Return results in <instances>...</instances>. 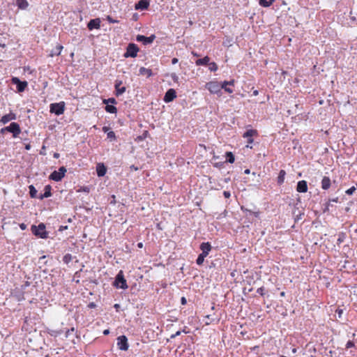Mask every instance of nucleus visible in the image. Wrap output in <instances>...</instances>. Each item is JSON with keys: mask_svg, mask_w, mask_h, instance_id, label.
I'll list each match as a JSON object with an SVG mask.
<instances>
[{"mask_svg": "<svg viewBox=\"0 0 357 357\" xmlns=\"http://www.w3.org/2000/svg\"><path fill=\"white\" fill-rule=\"evenodd\" d=\"M105 110L107 112L111 113V114H115L117 112V109L116 107H114V105H106Z\"/></svg>", "mask_w": 357, "mask_h": 357, "instance_id": "cd10ccee", "label": "nucleus"}, {"mask_svg": "<svg viewBox=\"0 0 357 357\" xmlns=\"http://www.w3.org/2000/svg\"><path fill=\"white\" fill-rule=\"evenodd\" d=\"M66 169L64 167H61L58 171H54L50 176V178L55 181H61L65 176Z\"/></svg>", "mask_w": 357, "mask_h": 357, "instance_id": "423d86ee", "label": "nucleus"}, {"mask_svg": "<svg viewBox=\"0 0 357 357\" xmlns=\"http://www.w3.org/2000/svg\"><path fill=\"white\" fill-rule=\"evenodd\" d=\"M292 352H293V353H296V349H295V348H294V349H292Z\"/></svg>", "mask_w": 357, "mask_h": 357, "instance_id": "338daca9", "label": "nucleus"}, {"mask_svg": "<svg viewBox=\"0 0 357 357\" xmlns=\"http://www.w3.org/2000/svg\"><path fill=\"white\" fill-rule=\"evenodd\" d=\"M354 346V344L353 342L351 341H349L347 343V348H351V347H353Z\"/></svg>", "mask_w": 357, "mask_h": 357, "instance_id": "4c0bfd02", "label": "nucleus"}, {"mask_svg": "<svg viewBox=\"0 0 357 357\" xmlns=\"http://www.w3.org/2000/svg\"><path fill=\"white\" fill-rule=\"evenodd\" d=\"M206 88L211 93L214 94H218L221 93L220 82L217 81H212L206 83Z\"/></svg>", "mask_w": 357, "mask_h": 357, "instance_id": "7ed1b4c3", "label": "nucleus"}, {"mask_svg": "<svg viewBox=\"0 0 357 357\" xmlns=\"http://www.w3.org/2000/svg\"><path fill=\"white\" fill-rule=\"evenodd\" d=\"M29 149H30V145L29 144L26 145V149L29 150Z\"/></svg>", "mask_w": 357, "mask_h": 357, "instance_id": "0e129e2a", "label": "nucleus"}, {"mask_svg": "<svg viewBox=\"0 0 357 357\" xmlns=\"http://www.w3.org/2000/svg\"><path fill=\"white\" fill-rule=\"evenodd\" d=\"M89 30H92L93 29H100V20L99 18H96L93 20H91L87 25Z\"/></svg>", "mask_w": 357, "mask_h": 357, "instance_id": "2eb2a0df", "label": "nucleus"}, {"mask_svg": "<svg viewBox=\"0 0 357 357\" xmlns=\"http://www.w3.org/2000/svg\"><path fill=\"white\" fill-rule=\"evenodd\" d=\"M245 172V174H249L250 173V170L249 169H245V172Z\"/></svg>", "mask_w": 357, "mask_h": 357, "instance_id": "864d4df0", "label": "nucleus"}, {"mask_svg": "<svg viewBox=\"0 0 357 357\" xmlns=\"http://www.w3.org/2000/svg\"><path fill=\"white\" fill-rule=\"evenodd\" d=\"M56 49H57V50H58V51H59V52H58V53H57V54L59 55V54H60L61 51V50L63 49V47H62L61 45H58V46L56 47Z\"/></svg>", "mask_w": 357, "mask_h": 357, "instance_id": "de8ad7c7", "label": "nucleus"}, {"mask_svg": "<svg viewBox=\"0 0 357 357\" xmlns=\"http://www.w3.org/2000/svg\"><path fill=\"white\" fill-rule=\"evenodd\" d=\"M5 129H6V131L12 132L13 134V137H17L21 132L20 126L15 122L11 123L10 126L6 127Z\"/></svg>", "mask_w": 357, "mask_h": 357, "instance_id": "6e6552de", "label": "nucleus"}, {"mask_svg": "<svg viewBox=\"0 0 357 357\" xmlns=\"http://www.w3.org/2000/svg\"><path fill=\"white\" fill-rule=\"evenodd\" d=\"M257 130H252V129H250V130H248L243 135V137L244 138H248V144H252L253 143V139H252V137L254 135H257Z\"/></svg>", "mask_w": 357, "mask_h": 357, "instance_id": "4468645a", "label": "nucleus"}, {"mask_svg": "<svg viewBox=\"0 0 357 357\" xmlns=\"http://www.w3.org/2000/svg\"><path fill=\"white\" fill-rule=\"evenodd\" d=\"M32 232L36 235L42 238H46L47 237V234L45 231V226L43 223H40L38 226H32L31 227Z\"/></svg>", "mask_w": 357, "mask_h": 357, "instance_id": "f03ea898", "label": "nucleus"}, {"mask_svg": "<svg viewBox=\"0 0 357 357\" xmlns=\"http://www.w3.org/2000/svg\"><path fill=\"white\" fill-rule=\"evenodd\" d=\"M210 59L208 56H205L203 59H197L195 62L197 66H203L208 63Z\"/></svg>", "mask_w": 357, "mask_h": 357, "instance_id": "5701e85b", "label": "nucleus"}, {"mask_svg": "<svg viewBox=\"0 0 357 357\" xmlns=\"http://www.w3.org/2000/svg\"><path fill=\"white\" fill-rule=\"evenodd\" d=\"M123 82L121 80H116L115 82V89H116V96H119L122 95L126 90L125 86H121Z\"/></svg>", "mask_w": 357, "mask_h": 357, "instance_id": "ddd939ff", "label": "nucleus"}, {"mask_svg": "<svg viewBox=\"0 0 357 357\" xmlns=\"http://www.w3.org/2000/svg\"><path fill=\"white\" fill-rule=\"evenodd\" d=\"M16 5L20 9L25 10L29 6V3L26 0H17Z\"/></svg>", "mask_w": 357, "mask_h": 357, "instance_id": "aec40b11", "label": "nucleus"}, {"mask_svg": "<svg viewBox=\"0 0 357 357\" xmlns=\"http://www.w3.org/2000/svg\"><path fill=\"white\" fill-rule=\"evenodd\" d=\"M117 346L121 351H127L129 345L128 343V338L125 335H121L117 338Z\"/></svg>", "mask_w": 357, "mask_h": 357, "instance_id": "0eeeda50", "label": "nucleus"}, {"mask_svg": "<svg viewBox=\"0 0 357 357\" xmlns=\"http://www.w3.org/2000/svg\"><path fill=\"white\" fill-rule=\"evenodd\" d=\"M200 249L202 252L206 253L208 255L209 252L211 250V245L208 242L202 243L200 245Z\"/></svg>", "mask_w": 357, "mask_h": 357, "instance_id": "6ab92c4d", "label": "nucleus"}, {"mask_svg": "<svg viewBox=\"0 0 357 357\" xmlns=\"http://www.w3.org/2000/svg\"><path fill=\"white\" fill-rule=\"evenodd\" d=\"M155 38V35H151L149 37H146L142 35H137L136 40L138 42H142L144 45L151 44L153 42L154 39Z\"/></svg>", "mask_w": 357, "mask_h": 357, "instance_id": "9d476101", "label": "nucleus"}, {"mask_svg": "<svg viewBox=\"0 0 357 357\" xmlns=\"http://www.w3.org/2000/svg\"><path fill=\"white\" fill-rule=\"evenodd\" d=\"M51 188L50 185H46L45 187V193L43 195H41L40 197H39V199H43L44 198H47V197H49L51 196Z\"/></svg>", "mask_w": 357, "mask_h": 357, "instance_id": "b1692460", "label": "nucleus"}, {"mask_svg": "<svg viewBox=\"0 0 357 357\" xmlns=\"http://www.w3.org/2000/svg\"><path fill=\"white\" fill-rule=\"evenodd\" d=\"M139 75H146V77H149L152 75V71L151 69L141 67L139 68Z\"/></svg>", "mask_w": 357, "mask_h": 357, "instance_id": "4be33fe9", "label": "nucleus"}, {"mask_svg": "<svg viewBox=\"0 0 357 357\" xmlns=\"http://www.w3.org/2000/svg\"><path fill=\"white\" fill-rule=\"evenodd\" d=\"M227 161L229 163H233L234 162V155L232 154L231 152H227Z\"/></svg>", "mask_w": 357, "mask_h": 357, "instance_id": "c756f323", "label": "nucleus"}, {"mask_svg": "<svg viewBox=\"0 0 357 357\" xmlns=\"http://www.w3.org/2000/svg\"><path fill=\"white\" fill-rule=\"evenodd\" d=\"M199 256H200L201 258H203L204 259L205 257L208 256V254L202 252V253Z\"/></svg>", "mask_w": 357, "mask_h": 357, "instance_id": "a18cd8bd", "label": "nucleus"}, {"mask_svg": "<svg viewBox=\"0 0 357 357\" xmlns=\"http://www.w3.org/2000/svg\"><path fill=\"white\" fill-rule=\"evenodd\" d=\"M20 227L21 229L24 230L26 229V226L25 224L22 223V224L20 225Z\"/></svg>", "mask_w": 357, "mask_h": 357, "instance_id": "09e8293b", "label": "nucleus"}, {"mask_svg": "<svg viewBox=\"0 0 357 357\" xmlns=\"http://www.w3.org/2000/svg\"><path fill=\"white\" fill-rule=\"evenodd\" d=\"M331 201L333 202H338V198L336 197L335 199H333Z\"/></svg>", "mask_w": 357, "mask_h": 357, "instance_id": "13d9d810", "label": "nucleus"}, {"mask_svg": "<svg viewBox=\"0 0 357 357\" xmlns=\"http://www.w3.org/2000/svg\"><path fill=\"white\" fill-rule=\"evenodd\" d=\"M224 90L229 93H233V89L228 86L225 87Z\"/></svg>", "mask_w": 357, "mask_h": 357, "instance_id": "58836bf2", "label": "nucleus"}, {"mask_svg": "<svg viewBox=\"0 0 357 357\" xmlns=\"http://www.w3.org/2000/svg\"><path fill=\"white\" fill-rule=\"evenodd\" d=\"M5 131H6V129H5V128H2V129L1 130V133H3Z\"/></svg>", "mask_w": 357, "mask_h": 357, "instance_id": "bf43d9fd", "label": "nucleus"}, {"mask_svg": "<svg viewBox=\"0 0 357 357\" xmlns=\"http://www.w3.org/2000/svg\"><path fill=\"white\" fill-rule=\"evenodd\" d=\"M331 180L328 177L324 176L321 181V188L324 190H327L330 188Z\"/></svg>", "mask_w": 357, "mask_h": 357, "instance_id": "412c9836", "label": "nucleus"}, {"mask_svg": "<svg viewBox=\"0 0 357 357\" xmlns=\"http://www.w3.org/2000/svg\"><path fill=\"white\" fill-rule=\"evenodd\" d=\"M107 137L111 140H114L116 138L115 133L113 131L107 132Z\"/></svg>", "mask_w": 357, "mask_h": 357, "instance_id": "473e14b6", "label": "nucleus"}, {"mask_svg": "<svg viewBox=\"0 0 357 357\" xmlns=\"http://www.w3.org/2000/svg\"><path fill=\"white\" fill-rule=\"evenodd\" d=\"M178 59H176V58H174V59H172V64H176V63H178Z\"/></svg>", "mask_w": 357, "mask_h": 357, "instance_id": "3c124183", "label": "nucleus"}, {"mask_svg": "<svg viewBox=\"0 0 357 357\" xmlns=\"http://www.w3.org/2000/svg\"><path fill=\"white\" fill-rule=\"evenodd\" d=\"M29 194L31 198H36L37 197V190L33 185L29 186Z\"/></svg>", "mask_w": 357, "mask_h": 357, "instance_id": "bb28decb", "label": "nucleus"}, {"mask_svg": "<svg viewBox=\"0 0 357 357\" xmlns=\"http://www.w3.org/2000/svg\"><path fill=\"white\" fill-rule=\"evenodd\" d=\"M199 256H200L201 258H203L204 259L205 257L208 256V254L202 252V253Z\"/></svg>", "mask_w": 357, "mask_h": 357, "instance_id": "49530a36", "label": "nucleus"}, {"mask_svg": "<svg viewBox=\"0 0 357 357\" xmlns=\"http://www.w3.org/2000/svg\"><path fill=\"white\" fill-rule=\"evenodd\" d=\"M209 70L211 71H216L218 70V66L214 62H212V63H209Z\"/></svg>", "mask_w": 357, "mask_h": 357, "instance_id": "7c9ffc66", "label": "nucleus"}, {"mask_svg": "<svg viewBox=\"0 0 357 357\" xmlns=\"http://www.w3.org/2000/svg\"><path fill=\"white\" fill-rule=\"evenodd\" d=\"M356 191V187L352 186L351 188H349L346 190V193L347 195H351L354 194V192Z\"/></svg>", "mask_w": 357, "mask_h": 357, "instance_id": "2f4dec72", "label": "nucleus"}, {"mask_svg": "<svg viewBox=\"0 0 357 357\" xmlns=\"http://www.w3.org/2000/svg\"><path fill=\"white\" fill-rule=\"evenodd\" d=\"M114 285L116 288H120L123 289H126L128 288L127 282L124 278L122 271H120L119 273L117 274Z\"/></svg>", "mask_w": 357, "mask_h": 357, "instance_id": "f257e3e1", "label": "nucleus"}, {"mask_svg": "<svg viewBox=\"0 0 357 357\" xmlns=\"http://www.w3.org/2000/svg\"><path fill=\"white\" fill-rule=\"evenodd\" d=\"M274 1L275 0H259V4L263 7H269Z\"/></svg>", "mask_w": 357, "mask_h": 357, "instance_id": "a878e982", "label": "nucleus"}, {"mask_svg": "<svg viewBox=\"0 0 357 357\" xmlns=\"http://www.w3.org/2000/svg\"><path fill=\"white\" fill-rule=\"evenodd\" d=\"M150 4L149 0H140L137 3L135 6V10H146L149 8Z\"/></svg>", "mask_w": 357, "mask_h": 357, "instance_id": "f8f14e48", "label": "nucleus"}, {"mask_svg": "<svg viewBox=\"0 0 357 357\" xmlns=\"http://www.w3.org/2000/svg\"><path fill=\"white\" fill-rule=\"evenodd\" d=\"M70 258H71L70 255H67L64 256L63 260L65 262L67 263L70 259Z\"/></svg>", "mask_w": 357, "mask_h": 357, "instance_id": "a19ab883", "label": "nucleus"}, {"mask_svg": "<svg viewBox=\"0 0 357 357\" xmlns=\"http://www.w3.org/2000/svg\"><path fill=\"white\" fill-rule=\"evenodd\" d=\"M16 119V116L15 114L13 113H9L8 114H6L4 116H3L1 119V122L3 124H6L7 123H8L9 121H12V120H14Z\"/></svg>", "mask_w": 357, "mask_h": 357, "instance_id": "f3484780", "label": "nucleus"}, {"mask_svg": "<svg viewBox=\"0 0 357 357\" xmlns=\"http://www.w3.org/2000/svg\"><path fill=\"white\" fill-rule=\"evenodd\" d=\"M284 295H285V293L284 291L280 293V296H284Z\"/></svg>", "mask_w": 357, "mask_h": 357, "instance_id": "e2e57ef3", "label": "nucleus"}, {"mask_svg": "<svg viewBox=\"0 0 357 357\" xmlns=\"http://www.w3.org/2000/svg\"><path fill=\"white\" fill-rule=\"evenodd\" d=\"M253 94H254L255 96H257V95H258V91H257V90H256V91H255L253 92Z\"/></svg>", "mask_w": 357, "mask_h": 357, "instance_id": "052dcab7", "label": "nucleus"}, {"mask_svg": "<svg viewBox=\"0 0 357 357\" xmlns=\"http://www.w3.org/2000/svg\"><path fill=\"white\" fill-rule=\"evenodd\" d=\"M65 103L60 102L58 103H52L50 105V112L55 114L57 116L62 114L64 112Z\"/></svg>", "mask_w": 357, "mask_h": 357, "instance_id": "20e7f679", "label": "nucleus"}, {"mask_svg": "<svg viewBox=\"0 0 357 357\" xmlns=\"http://www.w3.org/2000/svg\"><path fill=\"white\" fill-rule=\"evenodd\" d=\"M285 175H286L285 171L283 169H281L280 171L279 175L278 176V184L281 185L282 183H284Z\"/></svg>", "mask_w": 357, "mask_h": 357, "instance_id": "393cba45", "label": "nucleus"}, {"mask_svg": "<svg viewBox=\"0 0 357 357\" xmlns=\"http://www.w3.org/2000/svg\"><path fill=\"white\" fill-rule=\"evenodd\" d=\"M204 259L203 258H201L200 256H198L197 259V264L198 265H202L204 263Z\"/></svg>", "mask_w": 357, "mask_h": 357, "instance_id": "c9c22d12", "label": "nucleus"}, {"mask_svg": "<svg viewBox=\"0 0 357 357\" xmlns=\"http://www.w3.org/2000/svg\"><path fill=\"white\" fill-rule=\"evenodd\" d=\"M180 334H181V331H177L175 334L172 335L171 337H172V338H174V337H176V336L179 335Z\"/></svg>", "mask_w": 357, "mask_h": 357, "instance_id": "8fccbe9b", "label": "nucleus"}, {"mask_svg": "<svg viewBox=\"0 0 357 357\" xmlns=\"http://www.w3.org/2000/svg\"><path fill=\"white\" fill-rule=\"evenodd\" d=\"M103 102L105 104H107L108 102H111L112 104H115L116 103V100L112 98H109L108 100H104Z\"/></svg>", "mask_w": 357, "mask_h": 357, "instance_id": "72a5a7b5", "label": "nucleus"}, {"mask_svg": "<svg viewBox=\"0 0 357 357\" xmlns=\"http://www.w3.org/2000/svg\"><path fill=\"white\" fill-rule=\"evenodd\" d=\"M220 86H221V89H224L225 87L229 86L227 81H225V82L220 83Z\"/></svg>", "mask_w": 357, "mask_h": 357, "instance_id": "e433bc0d", "label": "nucleus"}, {"mask_svg": "<svg viewBox=\"0 0 357 357\" xmlns=\"http://www.w3.org/2000/svg\"><path fill=\"white\" fill-rule=\"evenodd\" d=\"M96 172L98 176L101 177L105 176L107 169L103 164H98L96 167Z\"/></svg>", "mask_w": 357, "mask_h": 357, "instance_id": "a211bd4d", "label": "nucleus"}, {"mask_svg": "<svg viewBox=\"0 0 357 357\" xmlns=\"http://www.w3.org/2000/svg\"><path fill=\"white\" fill-rule=\"evenodd\" d=\"M176 97V91L173 89H169L164 97V101L166 102H169L172 101Z\"/></svg>", "mask_w": 357, "mask_h": 357, "instance_id": "9b49d317", "label": "nucleus"}, {"mask_svg": "<svg viewBox=\"0 0 357 357\" xmlns=\"http://www.w3.org/2000/svg\"><path fill=\"white\" fill-rule=\"evenodd\" d=\"M59 157V154L58 153H55L54 154V158H58Z\"/></svg>", "mask_w": 357, "mask_h": 357, "instance_id": "774afa93", "label": "nucleus"}, {"mask_svg": "<svg viewBox=\"0 0 357 357\" xmlns=\"http://www.w3.org/2000/svg\"><path fill=\"white\" fill-rule=\"evenodd\" d=\"M205 318L206 319V321H205L206 325H208L211 323L214 322V321H218V319L212 318V317H211V315H207V316H206Z\"/></svg>", "mask_w": 357, "mask_h": 357, "instance_id": "c85d7f7f", "label": "nucleus"}, {"mask_svg": "<svg viewBox=\"0 0 357 357\" xmlns=\"http://www.w3.org/2000/svg\"><path fill=\"white\" fill-rule=\"evenodd\" d=\"M253 214L255 215V216L257 217L259 215V213L258 212H255L253 213Z\"/></svg>", "mask_w": 357, "mask_h": 357, "instance_id": "680f3d73", "label": "nucleus"}, {"mask_svg": "<svg viewBox=\"0 0 357 357\" xmlns=\"http://www.w3.org/2000/svg\"><path fill=\"white\" fill-rule=\"evenodd\" d=\"M296 190L299 192H306L307 191V185L305 181H298L296 187Z\"/></svg>", "mask_w": 357, "mask_h": 357, "instance_id": "dca6fc26", "label": "nucleus"}, {"mask_svg": "<svg viewBox=\"0 0 357 357\" xmlns=\"http://www.w3.org/2000/svg\"><path fill=\"white\" fill-rule=\"evenodd\" d=\"M107 130H108V129H107V127H104V128H103V130H104L105 132H107Z\"/></svg>", "mask_w": 357, "mask_h": 357, "instance_id": "69168bd1", "label": "nucleus"}, {"mask_svg": "<svg viewBox=\"0 0 357 357\" xmlns=\"http://www.w3.org/2000/svg\"><path fill=\"white\" fill-rule=\"evenodd\" d=\"M227 82H228V85L229 86H234V79H232L231 81H229Z\"/></svg>", "mask_w": 357, "mask_h": 357, "instance_id": "603ef678", "label": "nucleus"}, {"mask_svg": "<svg viewBox=\"0 0 357 357\" xmlns=\"http://www.w3.org/2000/svg\"><path fill=\"white\" fill-rule=\"evenodd\" d=\"M50 334L51 335H54V336H56L57 335L60 334L59 332H56V331H52Z\"/></svg>", "mask_w": 357, "mask_h": 357, "instance_id": "37998d69", "label": "nucleus"}, {"mask_svg": "<svg viewBox=\"0 0 357 357\" xmlns=\"http://www.w3.org/2000/svg\"><path fill=\"white\" fill-rule=\"evenodd\" d=\"M223 195L225 198H229L231 196V194L229 191H224Z\"/></svg>", "mask_w": 357, "mask_h": 357, "instance_id": "ea45409f", "label": "nucleus"}, {"mask_svg": "<svg viewBox=\"0 0 357 357\" xmlns=\"http://www.w3.org/2000/svg\"><path fill=\"white\" fill-rule=\"evenodd\" d=\"M109 330H107H107H105V331H103V334H104V335H107V334H109Z\"/></svg>", "mask_w": 357, "mask_h": 357, "instance_id": "5fc2aeb1", "label": "nucleus"}, {"mask_svg": "<svg viewBox=\"0 0 357 357\" xmlns=\"http://www.w3.org/2000/svg\"><path fill=\"white\" fill-rule=\"evenodd\" d=\"M12 82L17 84V91L19 92L24 91L25 88L27 86V82L26 81L22 82L17 77H13Z\"/></svg>", "mask_w": 357, "mask_h": 357, "instance_id": "1a4fd4ad", "label": "nucleus"}, {"mask_svg": "<svg viewBox=\"0 0 357 357\" xmlns=\"http://www.w3.org/2000/svg\"><path fill=\"white\" fill-rule=\"evenodd\" d=\"M137 246H138V248H142L143 247V243H139L137 244Z\"/></svg>", "mask_w": 357, "mask_h": 357, "instance_id": "6e6d98bb", "label": "nucleus"}, {"mask_svg": "<svg viewBox=\"0 0 357 357\" xmlns=\"http://www.w3.org/2000/svg\"><path fill=\"white\" fill-rule=\"evenodd\" d=\"M262 291H263L262 288H259V289L257 290V292L260 293L261 295L263 294Z\"/></svg>", "mask_w": 357, "mask_h": 357, "instance_id": "4d7b16f0", "label": "nucleus"}, {"mask_svg": "<svg viewBox=\"0 0 357 357\" xmlns=\"http://www.w3.org/2000/svg\"><path fill=\"white\" fill-rule=\"evenodd\" d=\"M107 21H108L109 22H110V23H113V24H114V23H118V22H119V21H118V20H114L112 17H110V16H109V15L107 17Z\"/></svg>", "mask_w": 357, "mask_h": 357, "instance_id": "f704fd0d", "label": "nucleus"}, {"mask_svg": "<svg viewBox=\"0 0 357 357\" xmlns=\"http://www.w3.org/2000/svg\"><path fill=\"white\" fill-rule=\"evenodd\" d=\"M181 302L182 305H185L187 303L186 298L185 297H182L181 299Z\"/></svg>", "mask_w": 357, "mask_h": 357, "instance_id": "c03bdc74", "label": "nucleus"}, {"mask_svg": "<svg viewBox=\"0 0 357 357\" xmlns=\"http://www.w3.org/2000/svg\"><path fill=\"white\" fill-rule=\"evenodd\" d=\"M139 52V48L134 43H130L126 49V52L124 54V57H132L135 58L137 55V52Z\"/></svg>", "mask_w": 357, "mask_h": 357, "instance_id": "39448f33", "label": "nucleus"}, {"mask_svg": "<svg viewBox=\"0 0 357 357\" xmlns=\"http://www.w3.org/2000/svg\"><path fill=\"white\" fill-rule=\"evenodd\" d=\"M172 78L174 82H177L178 79V77L175 74L172 75Z\"/></svg>", "mask_w": 357, "mask_h": 357, "instance_id": "79ce46f5", "label": "nucleus"}]
</instances>
